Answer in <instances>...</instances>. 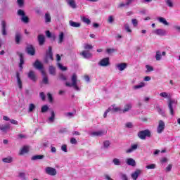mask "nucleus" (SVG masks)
I'll use <instances>...</instances> for the list:
<instances>
[{
  "mask_svg": "<svg viewBox=\"0 0 180 180\" xmlns=\"http://www.w3.org/2000/svg\"><path fill=\"white\" fill-rule=\"evenodd\" d=\"M77 78L78 77L77 76V74L74 73L71 77L72 83L67 82L65 83V85L66 86H69L70 88L72 87L75 91L79 92L81 91V88H79V86H78V85L77 84V82H78Z\"/></svg>",
  "mask_w": 180,
  "mask_h": 180,
  "instance_id": "nucleus-1",
  "label": "nucleus"
},
{
  "mask_svg": "<svg viewBox=\"0 0 180 180\" xmlns=\"http://www.w3.org/2000/svg\"><path fill=\"white\" fill-rule=\"evenodd\" d=\"M138 137H139L141 140H146V137H151V131L148 129L140 131L138 133Z\"/></svg>",
  "mask_w": 180,
  "mask_h": 180,
  "instance_id": "nucleus-2",
  "label": "nucleus"
},
{
  "mask_svg": "<svg viewBox=\"0 0 180 180\" xmlns=\"http://www.w3.org/2000/svg\"><path fill=\"white\" fill-rule=\"evenodd\" d=\"M49 60H51V61H53V60H54V58H53V51L51 46H49L48 51H46V58L44 59V63L46 64L49 63Z\"/></svg>",
  "mask_w": 180,
  "mask_h": 180,
  "instance_id": "nucleus-3",
  "label": "nucleus"
},
{
  "mask_svg": "<svg viewBox=\"0 0 180 180\" xmlns=\"http://www.w3.org/2000/svg\"><path fill=\"white\" fill-rule=\"evenodd\" d=\"M106 134V131L105 129H101L98 131H94L90 133L91 137H102Z\"/></svg>",
  "mask_w": 180,
  "mask_h": 180,
  "instance_id": "nucleus-4",
  "label": "nucleus"
},
{
  "mask_svg": "<svg viewBox=\"0 0 180 180\" xmlns=\"http://www.w3.org/2000/svg\"><path fill=\"white\" fill-rule=\"evenodd\" d=\"M45 172L47 175H50L51 176H56V175H57V169L51 167H46L45 168Z\"/></svg>",
  "mask_w": 180,
  "mask_h": 180,
  "instance_id": "nucleus-5",
  "label": "nucleus"
},
{
  "mask_svg": "<svg viewBox=\"0 0 180 180\" xmlns=\"http://www.w3.org/2000/svg\"><path fill=\"white\" fill-rule=\"evenodd\" d=\"M165 130V122L162 120H160L157 127V133L161 134Z\"/></svg>",
  "mask_w": 180,
  "mask_h": 180,
  "instance_id": "nucleus-6",
  "label": "nucleus"
},
{
  "mask_svg": "<svg viewBox=\"0 0 180 180\" xmlns=\"http://www.w3.org/2000/svg\"><path fill=\"white\" fill-rule=\"evenodd\" d=\"M18 16H22L21 20L24 23H28L29 22V18L25 15V11L22 9H19L18 11Z\"/></svg>",
  "mask_w": 180,
  "mask_h": 180,
  "instance_id": "nucleus-7",
  "label": "nucleus"
},
{
  "mask_svg": "<svg viewBox=\"0 0 180 180\" xmlns=\"http://www.w3.org/2000/svg\"><path fill=\"white\" fill-rule=\"evenodd\" d=\"M176 103H178V102L175 100H169L168 102V108L169 109L170 111V114L172 115V116H174V108L172 107V105H176Z\"/></svg>",
  "mask_w": 180,
  "mask_h": 180,
  "instance_id": "nucleus-8",
  "label": "nucleus"
},
{
  "mask_svg": "<svg viewBox=\"0 0 180 180\" xmlns=\"http://www.w3.org/2000/svg\"><path fill=\"white\" fill-rule=\"evenodd\" d=\"M143 172V170L140 169H136V171H134L133 173L131 174V177L134 180H136L140 175H141V173Z\"/></svg>",
  "mask_w": 180,
  "mask_h": 180,
  "instance_id": "nucleus-9",
  "label": "nucleus"
},
{
  "mask_svg": "<svg viewBox=\"0 0 180 180\" xmlns=\"http://www.w3.org/2000/svg\"><path fill=\"white\" fill-rule=\"evenodd\" d=\"M153 33L157 36H165V34H167V31L164 29L159 28L153 30Z\"/></svg>",
  "mask_w": 180,
  "mask_h": 180,
  "instance_id": "nucleus-10",
  "label": "nucleus"
},
{
  "mask_svg": "<svg viewBox=\"0 0 180 180\" xmlns=\"http://www.w3.org/2000/svg\"><path fill=\"white\" fill-rule=\"evenodd\" d=\"M110 64L109 58H104L98 62V65H100V67H108Z\"/></svg>",
  "mask_w": 180,
  "mask_h": 180,
  "instance_id": "nucleus-11",
  "label": "nucleus"
},
{
  "mask_svg": "<svg viewBox=\"0 0 180 180\" xmlns=\"http://www.w3.org/2000/svg\"><path fill=\"white\" fill-rule=\"evenodd\" d=\"M139 148V144L137 143H134L131 144L130 148H129L127 150L126 153L127 154H131V153H134V151H136Z\"/></svg>",
  "mask_w": 180,
  "mask_h": 180,
  "instance_id": "nucleus-12",
  "label": "nucleus"
},
{
  "mask_svg": "<svg viewBox=\"0 0 180 180\" xmlns=\"http://www.w3.org/2000/svg\"><path fill=\"white\" fill-rule=\"evenodd\" d=\"M162 56H167V53L165 51H162V52L160 51H156V55H155L156 61H161V59L162 58Z\"/></svg>",
  "mask_w": 180,
  "mask_h": 180,
  "instance_id": "nucleus-13",
  "label": "nucleus"
},
{
  "mask_svg": "<svg viewBox=\"0 0 180 180\" xmlns=\"http://www.w3.org/2000/svg\"><path fill=\"white\" fill-rule=\"evenodd\" d=\"M116 68L119 71H124L127 68V63H117L115 65Z\"/></svg>",
  "mask_w": 180,
  "mask_h": 180,
  "instance_id": "nucleus-14",
  "label": "nucleus"
},
{
  "mask_svg": "<svg viewBox=\"0 0 180 180\" xmlns=\"http://www.w3.org/2000/svg\"><path fill=\"white\" fill-rule=\"evenodd\" d=\"M56 120V112H54V110L51 111V116L48 117L46 120L47 123L51 124L54 123V121Z\"/></svg>",
  "mask_w": 180,
  "mask_h": 180,
  "instance_id": "nucleus-15",
  "label": "nucleus"
},
{
  "mask_svg": "<svg viewBox=\"0 0 180 180\" xmlns=\"http://www.w3.org/2000/svg\"><path fill=\"white\" fill-rule=\"evenodd\" d=\"M0 130L3 133H6L11 130V124H2L0 125Z\"/></svg>",
  "mask_w": 180,
  "mask_h": 180,
  "instance_id": "nucleus-16",
  "label": "nucleus"
},
{
  "mask_svg": "<svg viewBox=\"0 0 180 180\" xmlns=\"http://www.w3.org/2000/svg\"><path fill=\"white\" fill-rule=\"evenodd\" d=\"M125 162L127 165H129L130 167H136V160L131 158H128L126 159Z\"/></svg>",
  "mask_w": 180,
  "mask_h": 180,
  "instance_id": "nucleus-17",
  "label": "nucleus"
},
{
  "mask_svg": "<svg viewBox=\"0 0 180 180\" xmlns=\"http://www.w3.org/2000/svg\"><path fill=\"white\" fill-rule=\"evenodd\" d=\"M131 108H133L131 103H129L125 104L124 109L121 110V113H126V112H129V110H131Z\"/></svg>",
  "mask_w": 180,
  "mask_h": 180,
  "instance_id": "nucleus-18",
  "label": "nucleus"
},
{
  "mask_svg": "<svg viewBox=\"0 0 180 180\" xmlns=\"http://www.w3.org/2000/svg\"><path fill=\"white\" fill-rule=\"evenodd\" d=\"M30 150V148L29 146H25L20 149V150L19 152V155H24V154H27V153H29Z\"/></svg>",
  "mask_w": 180,
  "mask_h": 180,
  "instance_id": "nucleus-19",
  "label": "nucleus"
},
{
  "mask_svg": "<svg viewBox=\"0 0 180 180\" xmlns=\"http://www.w3.org/2000/svg\"><path fill=\"white\" fill-rule=\"evenodd\" d=\"M81 56L86 59L91 58L92 57V53L89 51H83L81 53Z\"/></svg>",
  "mask_w": 180,
  "mask_h": 180,
  "instance_id": "nucleus-20",
  "label": "nucleus"
},
{
  "mask_svg": "<svg viewBox=\"0 0 180 180\" xmlns=\"http://www.w3.org/2000/svg\"><path fill=\"white\" fill-rule=\"evenodd\" d=\"M110 112H112V113L115 112H120V113H122V108L120 107H117L116 105H112L109 108Z\"/></svg>",
  "mask_w": 180,
  "mask_h": 180,
  "instance_id": "nucleus-21",
  "label": "nucleus"
},
{
  "mask_svg": "<svg viewBox=\"0 0 180 180\" xmlns=\"http://www.w3.org/2000/svg\"><path fill=\"white\" fill-rule=\"evenodd\" d=\"M17 84L20 89L22 88V80L20 79V74L18 72H16Z\"/></svg>",
  "mask_w": 180,
  "mask_h": 180,
  "instance_id": "nucleus-22",
  "label": "nucleus"
},
{
  "mask_svg": "<svg viewBox=\"0 0 180 180\" xmlns=\"http://www.w3.org/2000/svg\"><path fill=\"white\" fill-rule=\"evenodd\" d=\"M27 53L30 56H34V48L32 45H28L27 46Z\"/></svg>",
  "mask_w": 180,
  "mask_h": 180,
  "instance_id": "nucleus-23",
  "label": "nucleus"
},
{
  "mask_svg": "<svg viewBox=\"0 0 180 180\" xmlns=\"http://www.w3.org/2000/svg\"><path fill=\"white\" fill-rule=\"evenodd\" d=\"M1 32L3 36H6V22L5 20L1 21Z\"/></svg>",
  "mask_w": 180,
  "mask_h": 180,
  "instance_id": "nucleus-24",
  "label": "nucleus"
},
{
  "mask_svg": "<svg viewBox=\"0 0 180 180\" xmlns=\"http://www.w3.org/2000/svg\"><path fill=\"white\" fill-rule=\"evenodd\" d=\"M38 41L39 46H43L44 44V42L46 41V38L44 37V35H39L38 36Z\"/></svg>",
  "mask_w": 180,
  "mask_h": 180,
  "instance_id": "nucleus-25",
  "label": "nucleus"
},
{
  "mask_svg": "<svg viewBox=\"0 0 180 180\" xmlns=\"http://www.w3.org/2000/svg\"><path fill=\"white\" fill-rule=\"evenodd\" d=\"M34 67L37 70H43V65L39 60L35 61V63H34Z\"/></svg>",
  "mask_w": 180,
  "mask_h": 180,
  "instance_id": "nucleus-26",
  "label": "nucleus"
},
{
  "mask_svg": "<svg viewBox=\"0 0 180 180\" xmlns=\"http://www.w3.org/2000/svg\"><path fill=\"white\" fill-rule=\"evenodd\" d=\"M158 20L160 23H162V25H165V26H168L169 25V23L167 22V19L162 17H158Z\"/></svg>",
  "mask_w": 180,
  "mask_h": 180,
  "instance_id": "nucleus-27",
  "label": "nucleus"
},
{
  "mask_svg": "<svg viewBox=\"0 0 180 180\" xmlns=\"http://www.w3.org/2000/svg\"><path fill=\"white\" fill-rule=\"evenodd\" d=\"M69 24L72 27H81V24L79 22H77L72 20H70Z\"/></svg>",
  "mask_w": 180,
  "mask_h": 180,
  "instance_id": "nucleus-28",
  "label": "nucleus"
},
{
  "mask_svg": "<svg viewBox=\"0 0 180 180\" xmlns=\"http://www.w3.org/2000/svg\"><path fill=\"white\" fill-rule=\"evenodd\" d=\"M28 78H30L31 81H36V75H34V72L32 70L30 71L28 73Z\"/></svg>",
  "mask_w": 180,
  "mask_h": 180,
  "instance_id": "nucleus-29",
  "label": "nucleus"
},
{
  "mask_svg": "<svg viewBox=\"0 0 180 180\" xmlns=\"http://www.w3.org/2000/svg\"><path fill=\"white\" fill-rule=\"evenodd\" d=\"M67 3L73 9H75V8H77V4H75V1H74V0H67Z\"/></svg>",
  "mask_w": 180,
  "mask_h": 180,
  "instance_id": "nucleus-30",
  "label": "nucleus"
},
{
  "mask_svg": "<svg viewBox=\"0 0 180 180\" xmlns=\"http://www.w3.org/2000/svg\"><path fill=\"white\" fill-rule=\"evenodd\" d=\"M44 158V155H36L32 157L31 160L32 161H36L37 160H43Z\"/></svg>",
  "mask_w": 180,
  "mask_h": 180,
  "instance_id": "nucleus-31",
  "label": "nucleus"
},
{
  "mask_svg": "<svg viewBox=\"0 0 180 180\" xmlns=\"http://www.w3.org/2000/svg\"><path fill=\"white\" fill-rule=\"evenodd\" d=\"M23 64H25V60H23V54H20V65L19 67L20 70H23Z\"/></svg>",
  "mask_w": 180,
  "mask_h": 180,
  "instance_id": "nucleus-32",
  "label": "nucleus"
},
{
  "mask_svg": "<svg viewBox=\"0 0 180 180\" xmlns=\"http://www.w3.org/2000/svg\"><path fill=\"white\" fill-rule=\"evenodd\" d=\"M117 176L122 180H127V175L123 172H119Z\"/></svg>",
  "mask_w": 180,
  "mask_h": 180,
  "instance_id": "nucleus-33",
  "label": "nucleus"
},
{
  "mask_svg": "<svg viewBox=\"0 0 180 180\" xmlns=\"http://www.w3.org/2000/svg\"><path fill=\"white\" fill-rule=\"evenodd\" d=\"M146 86V84L144 82H141L138 85L134 86V89H140L141 88H144Z\"/></svg>",
  "mask_w": 180,
  "mask_h": 180,
  "instance_id": "nucleus-34",
  "label": "nucleus"
},
{
  "mask_svg": "<svg viewBox=\"0 0 180 180\" xmlns=\"http://www.w3.org/2000/svg\"><path fill=\"white\" fill-rule=\"evenodd\" d=\"M50 22H51V16H50V14L49 13H46L45 14V22L50 23Z\"/></svg>",
  "mask_w": 180,
  "mask_h": 180,
  "instance_id": "nucleus-35",
  "label": "nucleus"
},
{
  "mask_svg": "<svg viewBox=\"0 0 180 180\" xmlns=\"http://www.w3.org/2000/svg\"><path fill=\"white\" fill-rule=\"evenodd\" d=\"M64 41V32H60L58 35V43L61 44Z\"/></svg>",
  "mask_w": 180,
  "mask_h": 180,
  "instance_id": "nucleus-36",
  "label": "nucleus"
},
{
  "mask_svg": "<svg viewBox=\"0 0 180 180\" xmlns=\"http://www.w3.org/2000/svg\"><path fill=\"white\" fill-rule=\"evenodd\" d=\"M34 109H36V105L33 103H30L29 105V108H28L29 113H32V112H33L34 110Z\"/></svg>",
  "mask_w": 180,
  "mask_h": 180,
  "instance_id": "nucleus-37",
  "label": "nucleus"
},
{
  "mask_svg": "<svg viewBox=\"0 0 180 180\" xmlns=\"http://www.w3.org/2000/svg\"><path fill=\"white\" fill-rule=\"evenodd\" d=\"M160 96H161L162 98H166L169 99L170 94L167 92H162L160 94Z\"/></svg>",
  "mask_w": 180,
  "mask_h": 180,
  "instance_id": "nucleus-38",
  "label": "nucleus"
},
{
  "mask_svg": "<svg viewBox=\"0 0 180 180\" xmlns=\"http://www.w3.org/2000/svg\"><path fill=\"white\" fill-rule=\"evenodd\" d=\"M82 22H84L86 25H91V20H89V18H88L85 16L82 18Z\"/></svg>",
  "mask_w": 180,
  "mask_h": 180,
  "instance_id": "nucleus-39",
  "label": "nucleus"
},
{
  "mask_svg": "<svg viewBox=\"0 0 180 180\" xmlns=\"http://www.w3.org/2000/svg\"><path fill=\"white\" fill-rule=\"evenodd\" d=\"M20 37H21L20 33L17 32L15 34V42L17 44H19V43L20 42Z\"/></svg>",
  "mask_w": 180,
  "mask_h": 180,
  "instance_id": "nucleus-40",
  "label": "nucleus"
},
{
  "mask_svg": "<svg viewBox=\"0 0 180 180\" xmlns=\"http://www.w3.org/2000/svg\"><path fill=\"white\" fill-rule=\"evenodd\" d=\"M3 162H6L7 164H11L12 162V158L8 157V158H4L2 160Z\"/></svg>",
  "mask_w": 180,
  "mask_h": 180,
  "instance_id": "nucleus-41",
  "label": "nucleus"
},
{
  "mask_svg": "<svg viewBox=\"0 0 180 180\" xmlns=\"http://www.w3.org/2000/svg\"><path fill=\"white\" fill-rule=\"evenodd\" d=\"M114 165H122V162L118 158H114L112 160Z\"/></svg>",
  "mask_w": 180,
  "mask_h": 180,
  "instance_id": "nucleus-42",
  "label": "nucleus"
},
{
  "mask_svg": "<svg viewBox=\"0 0 180 180\" xmlns=\"http://www.w3.org/2000/svg\"><path fill=\"white\" fill-rule=\"evenodd\" d=\"M146 72H151V71H154V68L153 66L146 65Z\"/></svg>",
  "mask_w": 180,
  "mask_h": 180,
  "instance_id": "nucleus-43",
  "label": "nucleus"
},
{
  "mask_svg": "<svg viewBox=\"0 0 180 180\" xmlns=\"http://www.w3.org/2000/svg\"><path fill=\"white\" fill-rule=\"evenodd\" d=\"M57 65L58 67V69L61 70V71H67V67L63 66L61 63H58Z\"/></svg>",
  "mask_w": 180,
  "mask_h": 180,
  "instance_id": "nucleus-44",
  "label": "nucleus"
},
{
  "mask_svg": "<svg viewBox=\"0 0 180 180\" xmlns=\"http://www.w3.org/2000/svg\"><path fill=\"white\" fill-rule=\"evenodd\" d=\"M124 27L126 32H127L128 33H131L132 30H131V29H130V26L129 25V24H125L124 25Z\"/></svg>",
  "mask_w": 180,
  "mask_h": 180,
  "instance_id": "nucleus-45",
  "label": "nucleus"
},
{
  "mask_svg": "<svg viewBox=\"0 0 180 180\" xmlns=\"http://www.w3.org/2000/svg\"><path fill=\"white\" fill-rule=\"evenodd\" d=\"M49 72L51 75H54L56 74V68L53 66L49 67Z\"/></svg>",
  "mask_w": 180,
  "mask_h": 180,
  "instance_id": "nucleus-46",
  "label": "nucleus"
},
{
  "mask_svg": "<svg viewBox=\"0 0 180 180\" xmlns=\"http://www.w3.org/2000/svg\"><path fill=\"white\" fill-rule=\"evenodd\" d=\"M165 2L167 4V6H169V8H173L174 7V4L172 3V1L165 0Z\"/></svg>",
  "mask_w": 180,
  "mask_h": 180,
  "instance_id": "nucleus-47",
  "label": "nucleus"
},
{
  "mask_svg": "<svg viewBox=\"0 0 180 180\" xmlns=\"http://www.w3.org/2000/svg\"><path fill=\"white\" fill-rule=\"evenodd\" d=\"M109 146H110V141H105L103 142V148H109Z\"/></svg>",
  "mask_w": 180,
  "mask_h": 180,
  "instance_id": "nucleus-48",
  "label": "nucleus"
},
{
  "mask_svg": "<svg viewBox=\"0 0 180 180\" xmlns=\"http://www.w3.org/2000/svg\"><path fill=\"white\" fill-rule=\"evenodd\" d=\"M47 110H49V106H47V105H44L41 108V112L42 113H46V112H47Z\"/></svg>",
  "mask_w": 180,
  "mask_h": 180,
  "instance_id": "nucleus-49",
  "label": "nucleus"
},
{
  "mask_svg": "<svg viewBox=\"0 0 180 180\" xmlns=\"http://www.w3.org/2000/svg\"><path fill=\"white\" fill-rule=\"evenodd\" d=\"M19 178H21V179H25L26 178V173L25 172H20L18 174Z\"/></svg>",
  "mask_w": 180,
  "mask_h": 180,
  "instance_id": "nucleus-50",
  "label": "nucleus"
},
{
  "mask_svg": "<svg viewBox=\"0 0 180 180\" xmlns=\"http://www.w3.org/2000/svg\"><path fill=\"white\" fill-rule=\"evenodd\" d=\"M155 164H150L149 165H147L146 168L147 169H155Z\"/></svg>",
  "mask_w": 180,
  "mask_h": 180,
  "instance_id": "nucleus-51",
  "label": "nucleus"
},
{
  "mask_svg": "<svg viewBox=\"0 0 180 180\" xmlns=\"http://www.w3.org/2000/svg\"><path fill=\"white\" fill-rule=\"evenodd\" d=\"M84 47L85 50H91V49H93L92 45L88 44H84Z\"/></svg>",
  "mask_w": 180,
  "mask_h": 180,
  "instance_id": "nucleus-52",
  "label": "nucleus"
},
{
  "mask_svg": "<svg viewBox=\"0 0 180 180\" xmlns=\"http://www.w3.org/2000/svg\"><path fill=\"white\" fill-rule=\"evenodd\" d=\"M131 22L134 27H136L137 26V25H139V22L137 21L136 19H132Z\"/></svg>",
  "mask_w": 180,
  "mask_h": 180,
  "instance_id": "nucleus-53",
  "label": "nucleus"
},
{
  "mask_svg": "<svg viewBox=\"0 0 180 180\" xmlns=\"http://www.w3.org/2000/svg\"><path fill=\"white\" fill-rule=\"evenodd\" d=\"M61 150L64 153H68V150H67V145H65V144L62 145Z\"/></svg>",
  "mask_w": 180,
  "mask_h": 180,
  "instance_id": "nucleus-54",
  "label": "nucleus"
},
{
  "mask_svg": "<svg viewBox=\"0 0 180 180\" xmlns=\"http://www.w3.org/2000/svg\"><path fill=\"white\" fill-rule=\"evenodd\" d=\"M115 20V19L113 18V15H110L108 17V23H113V21Z\"/></svg>",
  "mask_w": 180,
  "mask_h": 180,
  "instance_id": "nucleus-55",
  "label": "nucleus"
},
{
  "mask_svg": "<svg viewBox=\"0 0 180 180\" xmlns=\"http://www.w3.org/2000/svg\"><path fill=\"white\" fill-rule=\"evenodd\" d=\"M126 127H127L128 129H131V127H133V124L131 122H127L125 124Z\"/></svg>",
  "mask_w": 180,
  "mask_h": 180,
  "instance_id": "nucleus-56",
  "label": "nucleus"
},
{
  "mask_svg": "<svg viewBox=\"0 0 180 180\" xmlns=\"http://www.w3.org/2000/svg\"><path fill=\"white\" fill-rule=\"evenodd\" d=\"M158 113H160V115H162V116H164L165 115V112H164V110H162V109L161 108H158Z\"/></svg>",
  "mask_w": 180,
  "mask_h": 180,
  "instance_id": "nucleus-57",
  "label": "nucleus"
},
{
  "mask_svg": "<svg viewBox=\"0 0 180 180\" xmlns=\"http://www.w3.org/2000/svg\"><path fill=\"white\" fill-rule=\"evenodd\" d=\"M165 169L166 172H169L172 169V165H169Z\"/></svg>",
  "mask_w": 180,
  "mask_h": 180,
  "instance_id": "nucleus-58",
  "label": "nucleus"
},
{
  "mask_svg": "<svg viewBox=\"0 0 180 180\" xmlns=\"http://www.w3.org/2000/svg\"><path fill=\"white\" fill-rule=\"evenodd\" d=\"M70 143H71V144H77V139H75V138H72L70 139Z\"/></svg>",
  "mask_w": 180,
  "mask_h": 180,
  "instance_id": "nucleus-59",
  "label": "nucleus"
},
{
  "mask_svg": "<svg viewBox=\"0 0 180 180\" xmlns=\"http://www.w3.org/2000/svg\"><path fill=\"white\" fill-rule=\"evenodd\" d=\"M106 51H107V53H108V54H110V53H115V49H108L106 50Z\"/></svg>",
  "mask_w": 180,
  "mask_h": 180,
  "instance_id": "nucleus-60",
  "label": "nucleus"
},
{
  "mask_svg": "<svg viewBox=\"0 0 180 180\" xmlns=\"http://www.w3.org/2000/svg\"><path fill=\"white\" fill-rule=\"evenodd\" d=\"M48 99L49 100V102H53V96H51V94L48 93Z\"/></svg>",
  "mask_w": 180,
  "mask_h": 180,
  "instance_id": "nucleus-61",
  "label": "nucleus"
},
{
  "mask_svg": "<svg viewBox=\"0 0 180 180\" xmlns=\"http://www.w3.org/2000/svg\"><path fill=\"white\" fill-rule=\"evenodd\" d=\"M43 82L44 84H49V79L47 78V77H44L43 78Z\"/></svg>",
  "mask_w": 180,
  "mask_h": 180,
  "instance_id": "nucleus-62",
  "label": "nucleus"
},
{
  "mask_svg": "<svg viewBox=\"0 0 180 180\" xmlns=\"http://www.w3.org/2000/svg\"><path fill=\"white\" fill-rule=\"evenodd\" d=\"M19 6H23V0H17Z\"/></svg>",
  "mask_w": 180,
  "mask_h": 180,
  "instance_id": "nucleus-63",
  "label": "nucleus"
},
{
  "mask_svg": "<svg viewBox=\"0 0 180 180\" xmlns=\"http://www.w3.org/2000/svg\"><path fill=\"white\" fill-rule=\"evenodd\" d=\"M174 28L175 29V30L180 32V26L179 25H174Z\"/></svg>",
  "mask_w": 180,
  "mask_h": 180,
  "instance_id": "nucleus-64",
  "label": "nucleus"
}]
</instances>
